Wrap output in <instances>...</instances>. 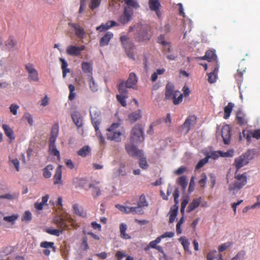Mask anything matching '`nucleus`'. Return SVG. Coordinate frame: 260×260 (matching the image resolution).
<instances>
[{"label":"nucleus","instance_id":"1","mask_svg":"<svg viewBox=\"0 0 260 260\" xmlns=\"http://www.w3.org/2000/svg\"><path fill=\"white\" fill-rule=\"evenodd\" d=\"M246 164H235V167L237 171L235 173V180L233 183L229 184V189L230 191L234 192L239 190L247 183V176L245 173L240 174L238 173V171L241 168L244 166Z\"/></svg>","mask_w":260,"mask_h":260},{"label":"nucleus","instance_id":"2","mask_svg":"<svg viewBox=\"0 0 260 260\" xmlns=\"http://www.w3.org/2000/svg\"><path fill=\"white\" fill-rule=\"evenodd\" d=\"M107 131L106 136L108 140L117 142H121L122 134L120 123H113Z\"/></svg>","mask_w":260,"mask_h":260},{"label":"nucleus","instance_id":"3","mask_svg":"<svg viewBox=\"0 0 260 260\" xmlns=\"http://www.w3.org/2000/svg\"><path fill=\"white\" fill-rule=\"evenodd\" d=\"M130 142L138 144L144 140V128L142 124H137L132 128L130 135Z\"/></svg>","mask_w":260,"mask_h":260},{"label":"nucleus","instance_id":"4","mask_svg":"<svg viewBox=\"0 0 260 260\" xmlns=\"http://www.w3.org/2000/svg\"><path fill=\"white\" fill-rule=\"evenodd\" d=\"M134 144L131 143L125 145V147L127 152L132 156L137 157L139 159L140 162H146L143 151L138 149Z\"/></svg>","mask_w":260,"mask_h":260},{"label":"nucleus","instance_id":"5","mask_svg":"<svg viewBox=\"0 0 260 260\" xmlns=\"http://www.w3.org/2000/svg\"><path fill=\"white\" fill-rule=\"evenodd\" d=\"M207 153L208 157L212 159L213 160H216L219 157H231L233 156L234 154V150L233 149L229 150L226 152H223L222 151L217 150V151H205Z\"/></svg>","mask_w":260,"mask_h":260},{"label":"nucleus","instance_id":"6","mask_svg":"<svg viewBox=\"0 0 260 260\" xmlns=\"http://www.w3.org/2000/svg\"><path fill=\"white\" fill-rule=\"evenodd\" d=\"M69 218L70 217L68 215L64 216L62 215H59L54 217L53 222L62 232L63 230L70 229L67 223V221H69Z\"/></svg>","mask_w":260,"mask_h":260},{"label":"nucleus","instance_id":"7","mask_svg":"<svg viewBox=\"0 0 260 260\" xmlns=\"http://www.w3.org/2000/svg\"><path fill=\"white\" fill-rule=\"evenodd\" d=\"M197 123V117L195 115H189L185 119L184 122L181 125L182 131L186 134Z\"/></svg>","mask_w":260,"mask_h":260},{"label":"nucleus","instance_id":"8","mask_svg":"<svg viewBox=\"0 0 260 260\" xmlns=\"http://www.w3.org/2000/svg\"><path fill=\"white\" fill-rule=\"evenodd\" d=\"M25 68L28 73V79L29 81L38 82L39 81V75L34 66L31 63H28L25 64Z\"/></svg>","mask_w":260,"mask_h":260},{"label":"nucleus","instance_id":"9","mask_svg":"<svg viewBox=\"0 0 260 260\" xmlns=\"http://www.w3.org/2000/svg\"><path fill=\"white\" fill-rule=\"evenodd\" d=\"M232 128L229 124H225L222 127L221 137L224 144L230 143Z\"/></svg>","mask_w":260,"mask_h":260},{"label":"nucleus","instance_id":"10","mask_svg":"<svg viewBox=\"0 0 260 260\" xmlns=\"http://www.w3.org/2000/svg\"><path fill=\"white\" fill-rule=\"evenodd\" d=\"M68 25L73 29L76 36L79 39H83L85 37V31L84 29L79 24L77 23L69 22Z\"/></svg>","mask_w":260,"mask_h":260},{"label":"nucleus","instance_id":"11","mask_svg":"<svg viewBox=\"0 0 260 260\" xmlns=\"http://www.w3.org/2000/svg\"><path fill=\"white\" fill-rule=\"evenodd\" d=\"M243 137L245 138L248 143L251 142V137L257 140L260 139V129L252 130H243L242 131Z\"/></svg>","mask_w":260,"mask_h":260},{"label":"nucleus","instance_id":"12","mask_svg":"<svg viewBox=\"0 0 260 260\" xmlns=\"http://www.w3.org/2000/svg\"><path fill=\"white\" fill-rule=\"evenodd\" d=\"M133 14V11L131 8L125 7L123 13L119 18V21L123 24L127 23L131 19Z\"/></svg>","mask_w":260,"mask_h":260},{"label":"nucleus","instance_id":"13","mask_svg":"<svg viewBox=\"0 0 260 260\" xmlns=\"http://www.w3.org/2000/svg\"><path fill=\"white\" fill-rule=\"evenodd\" d=\"M137 31L135 36V39L137 41L143 42L150 40V37L148 35V32L145 27L141 26Z\"/></svg>","mask_w":260,"mask_h":260},{"label":"nucleus","instance_id":"14","mask_svg":"<svg viewBox=\"0 0 260 260\" xmlns=\"http://www.w3.org/2000/svg\"><path fill=\"white\" fill-rule=\"evenodd\" d=\"M148 204L146 201V197L144 194H141L137 202V206L134 207L136 209V213L137 214L142 215L144 213L143 208L148 206Z\"/></svg>","mask_w":260,"mask_h":260},{"label":"nucleus","instance_id":"15","mask_svg":"<svg viewBox=\"0 0 260 260\" xmlns=\"http://www.w3.org/2000/svg\"><path fill=\"white\" fill-rule=\"evenodd\" d=\"M85 47L84 45L80 46H69L66 50V52L68 55L78 56L81 55V51L84 50Z\"/></svg>","mask_w":260,"mask_h":260},{"label":"nucleus","instance_id":"16","mask_svg":"<svg viewBox=\"0 0 260 260\" xmlns=\"http://www.w3.org/2000/svg\"><path fill=\"white\" fill-rule=\"evenodd\" d=\"M138 77L135 73L132 72L129 74L128 79L124 82L125 86L127 88H132L133 89H137V84L138 82Z\"/></svg>","mask_w":260,"mask_h":260},{"label":"nucleus","instance_id":"17","mask_svg":"<svg viewBox=\"0 0 260 260\" xmlns=\"http://www.w3.org/2000/svg\"><path fill=\"white\" fill-rule=\"evenodd\" d=\"M179 91L174 90V86L171 84H167L166 86L165 99L172 100L178 96Z\"/></svg>","mask_w":260,"mask_h":260},{"label":"nucleus","instance_id":"18","mask_svg":"<svg viewBox=\"0 0 260 260\" xmlns=\"http://www.w3.org/2000/svg\"><path fill=\"white\" fill-rule=\"evenodd\" d=\"M120 40L125 50H133L134 47V44L132 40L126 36H122L120 38Z\"/></svg>","mask_w":260,"mask_h":260},{"label":"nucleus","instance_id":"19","mask_svg":"<svg viewBox=\"0 0 260 260\" xmlns=\"http://www.w3.org/2000/svg\"><path fill=\"white\" fill-rule=\"evenodd\" d=\"M54 185H62V171L61 166L59 165L56 169L55 173L53 178Z\"/></svg>","mask_w":260,"mask_h":260},{"label":"nucleus","instance_id":"20","mask_svg":"<svg viewBox=\"0 0 260 260\" xmlns=\"http://www.w3.org/2000/svg\"><path fill=\"white\" fill-rule=\"evenodd\" d=\"M118 24L115 21L111 20L107 21L106 23H102L101 25L96 28V30L104 31L110 28L111 27L117 26Z\"/></svg>","mask_w":260,"mask_h":260},{"label":"nucleus","instance_id":"21","mask_svg":"<svg viewBox=\"0 0 260 260\" xmlns=\"http://www.w3.org/2000/svg\"><path fill=\"white\" fill-rule=\"evenodd\" d=\"M99 182L90 184L89 187L91 189V194L94 198H97L101 195V188L98 185Z\"/></svg>","mask_w":260,"mask_h":260},{"label":"nucleus","instance_id":"22","mask_svg":"<svg viewBox=\"0 0 260 260\" xmlns=\"http://www.w3.org/2000/svg\"><path fill=\"white\" fill-rule=\"evenodd\" d=\"M149 6L150 10L155 11L157 16L159 17L160 5L158 0H149Z\"/></svg>","mask_w":260,"mask_h":260},{"label":"nucleus","instance_id":"23","mask_svg":"<svg viewBox=\"0 0 260 260\" xmlns=\"http://www.w3.org/2000/svg\"><path fill=\"white\" fill-rule=\"evenodd\" d=\"M115 207L119 210L124 213L137 214L136 209H135L134 207H126L119 204L116 205Z\"/></svg>","mask_w":260,"mask_h":260},{"label":"nucleus","instance_id":"24","mask_svg":"<svg viewBox=\"0 0 260 260\" xmlns=\"http://www.w3.org/2000/svg\"><path fill=\"white\" fill-rule=\"evenodd\" d=\"M72 118L78 127L83 125V118L78 112H74L71 114Z\"/></svg>","mask_w":260,"mask_h":260},{"label":"nucleus","instance_id":"25","mask_svg":"<svg viewBox=\"0 0 260 260\" xmlns=\"http://www.w3.org/2000/svg\"><path fill=\"white\" fill-rule=\"evenodd\" d=\"M59 131V125L58 124H55L53 125L51 131L50 137L49 138V143H55L56 139L58 137Z\"/></svg>","mask_w":260,"mask_h":260},{"label":"nucleus","instance_id":"26","mask_svg":"<svg viewBox=\"0 0 260 260\" xmlns=\"http://www.w3.org/2000/svg\"><path fill=\"white\" fill-rule=\"evenodd\" d=\"M82 70L84 73L88 74V77L92 75V63L83 61L81 63Z\"/></svg>","mask_w":260,"mask_h":260},{"label":"nucleus","instance_id":"27","mask_svg":"<svg viewBox=\"0 0 260 260\" xmlns=\"http://www.w3.org/2000/svg\"><path fill=\"white\" fill-rule=\"evenodd\" d=\"M219 64H217V66H215L213 70L211 73L208 74V81L210 83H214L217 79V74L218 72Z\"/></svg>","mask_w":260,"mask_h":260},{"label":"nucleus","instance_id":"28","mask_svg":"<svg viewBox=\"0 0 260 260\" xmlns=\"http://www.w3.org/2000/svg\"><path fill=\"white\" fill-rule=\"evenodd\" d=\"M113 34L111 32H107L101 39L100 41V45L101 46H107L109 44L110 40L113 38Z\"/></svg>","mask_w":260,"mask_h":260},{"label":"nucleus","instance_id":"29","mask_svg":"<svg viewBox=\"0 0 260 260\" xmlns=\"http://www.w3.org/2000/svg\"><path fill=\"white\" fill-rule=\"evenodd\" d=\"M206 257L207 260H223L221 254L218 253L215 250L209 252Z\"/></svg>","mask_w":260,"mask_h":260},{"label":"nucleus","instance_id":"30","mask_svg":"<svg viewBox=\"0 0 260 260\" xmlns=\"http://www.w3.org/2000/svg\"><path fill=\"white\" fill-rule=\"evenodd\" d=\"M201 201V197L193 199L187 207V212H191L197 208L200 205Z\"/></svg>","mask_w":260,"mask_h":260},{"label":"nucleus","instance_id":"31","mask_svg":"<svg viewBox=\"0 0 260 260\" xmlns=\"http://www.w3.org/2000/svg\"><path fill=\"white\" fill-rule=\"evenodd\" d=\"M49 150L51 154L56 156L57 160H60V153L59 151L56 149L55 143H49Z\"/></svg>","mask_w":260,"mask_h":260},{"label":"nucleus","instance_id":"32","mask_svg":"<svg viewBox=\"0 0 260 260\" xmlns=\"http://www.w3.org/2000/svg\"><path fill=\"white\" fill-rule=\"evenodd\" d=\"M17 44V41L13 37H10L5 42V46L9 49L11 50Z\"/></svg>","mask_w":260,"mask_h":260},{"label":"nucleus","instance_id":"33","mask_svg":"<svg viewBox=\"0 0 260 260\" xmlns=\"http://www.w3.org/2000/svg\"><path fill=\"white\" fill-rule=\"evenodd\" d=\"M87 180L84 178H76L73 180V183L76 188H84L87 184Z\"/></svg>","mask_w":260,"mask_h":260},{"label":"nucleus","instance_id":"34","mask_svg":"<svg viewBox=\"0 0 260 260\" xmlns=\"http://www.w3.org/2000/svg\"><path fill=\"white\" fill-rule=\"evenodd\" d=\"M91 148L89 146H84L77 151L78 155L85 157L90 154Z\"/></svg>","mask_w":260,"mask_h":260},{"label":"nucleus","instance_id":"35","mask_svg":"<svg viewBox=\"0 0 260 260\" xmlns=\"http://www.w3.org/2000/svg\"><path fill=\"white\" fill-rule=\"evenodd\" d=\"M205 54L208 61H215L216 63L215 66H217V64H219L217 60V56L215 51L212 50H208L206 52Z\"/></svg>","mask_w":260,"mask_h":260},{"label":"nucleus","instance_id":"36","mask_svg":"<svg viewBox=\"0 0 260 260\" xmlns=\"http://www.w3.org/2000/svg\"><path fill=\"white\" fill-rule=\"evenodd\" d=\"M49 196L48 194L45 195L42 198V202L40 203L37 202L35 204L34 206L35 208L39 210H41L43 208V206L45 205H47V203L49 199Z\"/></svg>","mask_w":260,"mask_h":260},{"label":"nucleus","instance_id":"37","mask_svg":"<svg viewBox=\"0 0 260 260\" xmlns=\"http://www.w3.org/2000/svg\"><path fill=\"white\" fill-rule=\"evenodd\" d=\"M141 117L140 110H138L131 113L128 115V120L131 123H134Z\"/></svg>","mask_w":260,"mask_h":260},{"label":"nucleus","instance_id":"38","mask_svg":"<svg viewBox=\"0 0 260 260\" xmlns=\"http://www.w3.org/2000/svg\"><path fill=\"white\" fill-rule=\"evenodd\" d=\"M234 107V104L230 102L229 103L228 105L224 108L223 118L225 119H227L229 118Z\"/></svg>","mask_w":260,"mask_h":260},{"label":"nucleus","instance_id":"39","mask_svg":"<svg viewBox=\"0 0 260 260\" xmlns=\"http://www.w3.org/2000/svg\"><path fill=\"white\" fill-rule=\"evenodd\" d=\"M178 213V206L174 205L170 209L169 214V223H173Z\"/></svg>","mask_w":260,"mask_h":260},{"label":"nucleus","instance_id":"40","mask_svg":"<svg viewBox=\"0 0 260 260\" xmlns=\"http://www.w3.org/2000/svg\"><path fill=\"white\" fill-rule=\"evenodd\" d=\"M120 237L124 239H129L131 238V236L128 234H126L125 232L127 229V225L124 223H122L119 226Z\"/></svg>","mask_w":260,"mask_h":260},{"label":"nucleus","instance_id":"41","mask_svg":"<svg viewBox=\"0 0 260 260\" xmlns=\"http://www.w3.org/2000/svg\"><path fill=\"white\" fill-rule=\"evenodd\" d=\"M3 128L5 131L6 135L11 140H14L15 137L14 136V133L13 130L7 125L3 124Z\"/></svg>","mask_w":260,"mask_h":260},{"label":"nucleus","instance_id":"42","mask_svg":"<svg viewBox=\"0 0 260 260\" xmlns=\"http://www.w3.org/2000/svg\"><path fill=\"white\" fill-rule=\"evenodd\" d=\"M59 60L61 63V69L62 70V76L64 78L66 76L67 73L70 72V70L67 68L68 64L63 58H60Z\"/></svg>","mask_w":260,"mask_h":260},{"label":"nucleus","instance_id":"43","mask_svg":"<svg viewBox=\"0 0 260 260\" xmlns=\"http://www.w3.org/2000/svg\"><path fill=\"white\" fill-rule=\"evenodd\" d=\"M126 88L124 82H121L118 86V90L120 93L119 95H128V91Z\"/></svg>","mask_w":260,"mask_h":260},{"label":"nucleus","instance_id":"44","mask_svg":"<svg viewBox=\"0 0 260 260\" xmlns=\"http://www.w3.org/2000/svg\"><path fill=\"white\" fill-rule=\"evenodd\" d=\"M177 183L179 185L181 186L183 191L185 190L187 185V178L185 176H182L179 177L177 180Z\"/></svg>","mask_w":260,"mask_h":260},{"label":"nucleus","instance_id":"45","mask_svg":"<svg viewBox=\"0 0 260 260\" xmlns=\"http://www.w3.org/2000/svg\"><path fill=\"white\" fill-rule=\"evenodd\" d=\"M91 119L95 132L100 131L99 126L102 121V117L91 118Z\"/></svg>","mask_w":260,"mask_h":260},{"label":"nucleus","instance_id":"46","mask_svg":"<svg viewBox=\"0 0 260 260\" xmlns=\"http://www.w3.org/2000/svg\"><path fill=\"white\" fill-rule=\"evenodd\" d=\"M73 208L74 210V212L76 215L81 216L84 217L86 215V213L84 212V211L79 208V205L77 204H75L73 206Z\"/></svg>","mask_w":260,"mask_h":260},{"label":"nucleus","instance_id":"47","mask_svg":"<svg viewBox=\"0 0 260 260\" xmlns=\"http://www.w3.org/2000/svg\"><path fill=\"white\" fill-rule=\"evenodd\" d=\"M89 80H88V84L89 85L90 89L93 92H95L98 89V85L94 80L92 75L89 77Z\"/></svg>","mask_w":260,"mask_h":260},{"label":"nucleus","instance_id":"48","mask_svg":"<svg viewBox=\"0 0 260 260\" xmlns=\"http://www.w3.org/2000/svg\"><path fill=\"white\" fill-rule=\"evenodd\" d=\"M90 115L91 118L101 117L100 110L96 107H91L90 108Z\"/></svg>","mask_w":260,"mask_h":260},{"label":"nucleus","instance_id":"49","mask_svg":"<svg viewBox=\"0 0 260 260\" xmlns=\"http://www.w3.org/2000/svg\"><path fill=\"white\" fill-rule=\"evenodd\" d=\"M45 232L50 235H54L57 237L60 236V235L62 233V231H60L59 229H54L51 228H48L45 230Z\"/></svg>","mask_w":260,"mask_h":260},{"label":"nucleus","instance_id":"50","mask_svg":"<svg viewBox=\"0 0 260 260\" xmlns=\"http://www.w3.org/2000/svg\"><path fill=\"white\" fill-rule=\"evenodd\" d=\"M116 99L118 101V102L121 104V105L123 107L126 106V99L128 98V95H116Z\"/></svg>","mask_w":260,"mask_h":260},{"label":"nucleus","instance_id":"51","mask_svg":"<svg viewBox=\"0 0 260 260\" xmlns=\"http://www.w3.org/2000/svg\"><path fill=\"white\" fill-rule=\"evenodd\" d=\"M179 241L181 243L184 250L186 252H189L190 243L188 241L184 238L181 237L179 238Z\"/></svg>","mask_w":260,"mask_h":260},{"label":"nucleus","instance_id":"52","mask_svg":"<svg viewBox=\"0 0 260 260\" xmlns=\"http://www.w3.org/2000/svg\"><path fill=\"white\" fill-rule=\"evenodd\" d=\"M53 169V166L51 165H48L43 169V176L46 178H49L51 176V170Z\"/></svg>","mask_w":260,"mask_h":260},{"label":"nucleus","instance_id":"53","mask_svg":"<svg viewBox=\"0 0 260 260\" xmlns=\"http://www.w3.org/2000/svg\"><path fill=\"white\" fill-rule=\"evenodd\" d=\"M245 72V70L241 71L238 69L236 74L235 75V78L238 83H241L243 81V74Z\"/></svg>","mask_w":260,"mask_h":260},{"label":"nucleus","instance_id":"54","mask_svg":"<svg viewBox=\"0 0 260 260\" xmlns=\"http://www.w3.org/2000/svg\"><path fill=\"white\" fill-rule=\"evenodd\" d=\"M54 243L52 242L43 241L41 243L40 246L44 248H52L54 251H55V247L54 246Z\"/></svg>","mask_w":260,"mask_h":260},{"label":"nucleus","instance_id":"55","mask_svg":"<svg viewBox=\"0 0 260 260\" xmlns=\"http://www.w3.org/2000/svg\"><path fill=\"white\" fill-rule=\"evenodd\" d=\"M69 89L70 91V93L69 95V100L70 101H72L74 100L76 96V94L74 92L75 90V86L73 84H70L69 85Z\"/></svg>","mask_w":260,"mask_h":260},{"label":"nucleus","instance_id":"56","mask_svg":"<svg viewBox=\"0 0 260 260\" xmlns=\"http://www.w3.org/2000/svg\"><path fill=\"white\" fill-rule=\"evenodd\" d=\"M245 255V251L241 250L234 256L231 260H243Z\"/></svg>","mask_w":260,"mask_h":260},{"label":"nucleus","instance_id":"57","mask_svg":"<svg viewBox=\"0 0 260 260\" xmlns=\"http://www.w3.org/2000/svg\"><path fill=\"white\" fill-rule=\"evenodd\" d=\"M232 245V243L230 242H228L226 243H224L223 244H222L220 246H218V250L219 252H222L225 250H226L228 248L230 247Z\"/></svg>","mask_w":260,"mask_h":260},{"label":"nucleus","instance_id":"58","mask_svg":"<svg viewBox=\"0 0 260 260\" xmlns=\"http://www.w3.org/2000/svg\"><path fill=\"white\" fill-rule=\"evenodd\" d=\"M123 1L124 3L127 5L126 7L135 8H137L139 7L138 4L134 0H123Z\"/></svg>","mask_w":260,"mask_h":260},{"label":"nucleus","instance_id":"59","mask_svg":"<svg viewBox=\"0 0 260 260\" xmlns=\"http://www.w3.org/2000/svg\"><path fill=\"white\" fill-rule=\"evenodd\" d=\"M31 214L29 211H26L21 217L22 221H29L31 220Z\"/></svg>","mask_w":260,"mask_h":260},{"label":"nucleus","instance_id":"60","mask_svg":"<svg viewBox=\"0 0 260 260\" xmlns=\"http://www.w3.org/2000/svg\"><path fill=\"white\" fill-rule=\"evenodd\" d=\"M101 0H91L89 8L91 10L97 8L101 4Z\"/></svg>","mask_w":260,"mask_h":260},{"label":"nucleus","instance_id":"61","mask_svg":"<svg viewBox=\"0 0 260 260\" xmlns=\"http://www.w3.org/2000/svg\"><path fill=\"white\" fill-rule=\"evenodd\" d=\"M236 119L238 123L240 125H243L245 123V120L243 114L240 112L237 115Z\"/></svg>","mask_w":260,"mask_h":260},{"label":"nucleus","instance_id":"62","mask_svg":"<svg viewBox=\"0 0 260 260\" xmlns=\"http://www.w3.org/2000/svg\"><path fill=\"white\" fill-rule=\"evenodd\" d=\"M182 99L183 95L179 91V94L178 96H177V97H175L173 99V103L175 105H178L182 101Z\"/></svg>","mask_w":260,"mask_h":260},{"label":"nucleus","instance_id":"63","mask_svg":"<svg viewBox=\"0 0 260 260\" xmlns=\"http://www.w3.org/2000/svg\"><path fill=\"white\" fill-rule=\"evenodd\" d=\"M184 222V218L183 217H182L179 221L178 222L176 225V233L178 235L181 234L182 231L181 229V226L182 224H183Z\"/></svg>","mask_w":260,"mask_h":260},{"label":"nucleus","instance_id":"64","mask_svg":"<svg viewBox=\"0 0 260 260\" xmlns=\"http://www.w3.org/2000/svg\"><path fill=\"white\" fill-rule=\"evenodd\" d=\"M161 240L160 239V238L158 237L156 238L155 240L151 241L148 246L151 248L155 249L157 247V244L159 243L160 242Z\"/></svg>","mask_w":260,"mask_h":260}]
</instances>
